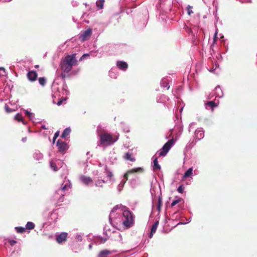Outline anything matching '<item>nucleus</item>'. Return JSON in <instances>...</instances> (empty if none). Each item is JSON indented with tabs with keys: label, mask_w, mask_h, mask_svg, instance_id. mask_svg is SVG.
<instances>
[{
	"label": "nucleus",
	"mask_w": 257,
	"mask_h": 257,
	"mask_svg": "<svg viewBox=\"0 0 257 257\" xmlns=\"http://www.w3.org/2000/svg\"><path fill=\"white\" fill-rule=\"evenodd\" d=\"M76 54L68 55L62 58L60 62V67L62 70L60 76L63 80L69 76L68 73L71 71L72 67L77 64Z\"/></svg>",
	"instance_id": "1"
},
{
	"label": "nucleus",
	"mask_w": 257,
	"mask_h": 257,
	"mask_svg": "<svg viewBox=\"0 0 257 257\" xmlns=\"http://www.w3.org/2000/svg\"><path fill=\"white\" fill-rule=\"evenodd\" d=\"M99 137V142L101 145L105 146H109L115 142L118 138H114L110 134L103 131L102 133H98Z\"/></svg>",
	"instance_id": "2"
},
{
	"label": "nucleus",
	"mask_w": 257,
	"mask_h": 257,
	"mask_svg": "<svg viewBox=\"0 0 257 257\" xmlns=\"http://www.w3.org/2000/svg\"><path fill=\"white\" fill-rule=\"evenodd\" d=\"M123 216L125 218L123 221V225L127 228L132 226L134 224L132 213L130 210L126 209L123 212Z\"/></svg>",
	"instance_id": "3"
},
{
	"label": "nucleus",
	"mask_w": 257,
	"mask_h": 257,
	"mask_svg": "<svg viewBox=\"0 0 257 257\" xmlns=\"http://www.w3.org/2000/svg\"><path fill=\"white\" fill-rule=\"evenodd\" d=\"M174 143V140L173 139L169 140L166 143H165L161 151L158 152L159 157L166 156L171 148Z\"/></svg>",
	"instance_id": "4"
},
{
	"label": "nucleus",
	"mask_w": 257,
	"mask_h": 257,
	"mask_svg": "<svg viewBox=\"0 0 257 257\" xmlns=\"http://www.w3.org/2000/svg\"><path fill=\"white\" fill-rule=\"evenodd\" d=\"M144 171V169L141 167H138L136 168H134L131 170H128L124 175V182L123 183V185L126 182V181L128 180V177L129 174L136 173H143Z\"/></svg>",
	"instance_id": "5"
},
{
	"label": "nucleus",
	"mask_w": 257,
	"mask_h": 257,
	"mask_svg": "<svg viewBox=\"0 0 257 257\" xmlns=\"http://www.w3.org/2000/svg\"><path fill=\"white\" fill-rule=\"evenodd\" d=\"M92 33V29H88L80 34L79 37V39L81 42H84L89 39L90 37L91 36Z\"/></svg>",
	"instance_id": "6"
},
{
	"label": "nucleus",
	"mask_w": 257,
	"mask_h": 257,
	"mask_svg": "<svg viewBox=\"0 0 257 257\" xmlns=\"http://www.w3.org/2000/svg\"><path fill=\"white\" fill-rule=\"evenodd\" d=\"M67 233L61 232L59 234L56 235V240L58 243H62L67 240Z\"/></svg>",
	"instance_id": "7"
},
{
	"label": "nucleus",
	"mask_w": 257,
	"mask_h": 257,
	"mask_svg": "<svg viewBox=\"0 0 257 257\" xmlns=\"http://www.w3.org/2000/svg\"><path fill=\"white\" fill-rule=\"evenodd\" d=\"M57 146L59 151L61 152L65 151L68 148L67 144L60 140L57 141Z\"/></svg>",
	"instance_id": "8"
},
{
	"label": "nucleus",
	"mask_w": 257,
	"mask_h": 257,
	"mask_svg": "<svg viewBox=\"0 0 257 257\" xmlns=\"http://www.w3.org/2000/svg\"><path fill=\"white\" fill-rule=\"evenodd\" d=\"M27 76L30 81L33 82L37 79L38 74L35 71H30L27 73Z\"/></svg>",
	"instance_id": "9"
},
{
	"label": "nucleus",
	"mask_w": 257,
	"mask_h": 257,
	"mask_svg": "<svg viewBox=\"0 0 257 257\" xmlns=\"http://www.w3.org/2000/svg\"><path fill=\"white\" fill-rule=\"evenodd\" d=\"M116 66L120 70L125 71L128 68L127 64L124 61H118L116 62Z\"/></svg>",
	"instance_id": "10"
},
{
	"label": "nucleus",
	"mask_w": 257,
	"mask_h": 257,
	"mask_svg": "<svg viewBox=\"0 0 257 257\" xmlns=\"http://www.w3.org/2000/svg\"><path fill=\"white\" fill-rule=\"evenodd\" d=\"M81 182L86 185L92 183L93 181L91 178L85 176H82L80 177Z\"/></svg>",
	"instance_id": "11"
},
{
	"label": "nucleus",
	"mask_w": 257,
	"mask_h": 257,
	"mask_svg": "<svg viewBox=\"0 0 257 257\" xmlns=\"http://www.w3.org/2000/svg\"><path fill=\"white\" fill-rule=\"evenodd\" d=\"M124 159L126 160H129L131 162H135L136 161V159L133 157V154L127 152L125 154L124 156Z\"/></svg>",
	"instance_id": "12"
},
{
	"label": "nucleus",
	"mask_w": 257,
	"mask_h": 257,
	"mask_svg": "<svg viewBox=\"0 0 257 257\" xmlns=\"http://www.w3.org/2000/svg\"><path fill=\"white\" fill-rule=\"evenodd\" d=\"M158 224H159V221H156L152 225V228H151V233L150 234V238H152V237L153 235V233L156 232Z\"/></svg>",
	"instance_id": "13"
},
{
	"label": "nucleus",
	"mask_w": 257,
	"mask_h": 257,
	"mask_svg": "<svg viewBox=\"0 0 257 257\" xmlns=\"http://www.w3.org/2000/svg\"><path fill=\"white\" fill-rule=\"evenodd\" d=\"M70 132H71V129L70 128V127L66 128L64 130L62 135H61V138H65L67 136H68L70 134Z\"/></svg>",
	"instance_id": "14"
},
{
	"label": "nucleus",
	"mask_w": 257,
	"mask_h": 257,
	"mask_svg": "<svg viewBox=\"0 0 257 257\" xmlns=\"http://www.w3.org/2000/svg\"><path fill=\"white\" fill-rule=\"evenodd\" d=\"M111 252L109 250L104 249L100 251L99 253V256L100 257H105L107 255L110 254Z\"/></svg>",
	"instance_id": "15"
},
{
	"label": "nucleus",
	"mask_w": 257,
	"mask_h": 257,
	"mask_svg": "<svg viewBox=\"0 0 257 257\" xmlns=\"http://www.w3.org/2000/svg\"><path fill=\"white\" fill-rule=\"evenodd\" d=\"M15 119L19 122H22L23 124H26L24 120L22 115L20 113H17L15 116Z\"/></svg>",
	"instance_id": "16"
},
{
	"label": "nucleus",
	"mask_w": 257,
	"mask_h": 257,
	"mask_svg": "<svg viewBox=\"0 0 257 257\" xmlns=\"http://www.w3.org/2000/svg\"><path fill=\"white\" fill-rule=\"evenodd\" d=\"M154 166L153 170H160L161 169V166L158 164V158H155L153 161Z\"/></svg>",
	"instance_id": "17"
},
{
	"label": "nucleus",
	"mask_w": 257,
	"mask_h": 257,
	"mask_svg": "<svg viewBox=\"0 0 257 257\" xmlns=\"http://www.w3.org/2000/svg\"><path fill=\"white\" fill-rule=\"evenodd\" d=\"M104 3V0H99L96 2V6L98 9H102L103 8V4Z\"/></svg>",
	"instance_id": "18"
},
{
	"label": "nucleus",
	"mask_w": 257,
	"mask_h": 257,
	"mask_svg": "<svg viewBox=\"0 0 257 257\" xmlns=\"http://www.w3.org/2000/svg\"><path fill=\"white\" fill-rule=\"evenodd\" d=\"M192 171L193 169L192 168H190L189 169H188L184 174L183 177L187 178L189 177L192 174Z\"/></svg>",
	"instance_id": "19"
},
{
	"label": "nucleus",
	"mask_w": 257,
	"mask_h": 257,
	"mask_svg": "<svg viewBox=\"0 0 257 257\" xmlns=\"http://www.w3.org/2000/svg\"><path fill=\"white\" fill-rule=\"evenodd\" d=\"M26 226L27 229L31 230L34 228L35 224L32 222H28Z\"/></svg>",
	"instance_id": "20"
},
{
	"label": "nucleus",
	"mask_w": 257,
	"mask_h": 257,
	"mask_svg": "<svg viewBox=\"0 0 257 257\" xmlns=\"http://www.w3.org/2000/svg\"><path fill=\"white\" fill-rule=\"evenodd\" d=\"M206 104L207 106L210 107L212 109H213L214 107L217 106V105L213 101H208Z\"/></svg>",
	"instance_id": "21"
},
{
	"label": "nucleus",
	"mask_w": 257,
	"mask_h": 257,
	"mask_svg": "<svg viewBox=\"0 0 257 257\" xmlns=\"http://www.w3.org/2000/svg\"><path fill=\"white\" fill-rule=\"evenodd\" d=\"M39 82L41 85L44 86L46 82V79L44 77H40L39 78Z\"/></svg>",
	"instance_id": "22"
},
{
	"label": "nucleus",
	"mask_w": 257,
	"mask_h": 257,
	"mask_svg": "<svg viewBox=\"0 0 257 257\" xmlns=\"http://www.w3.org/2000/svg\"><path fill=\"white\" fill-rule=\"evenodd\" d=\"M15 229L18 233H23L25 231V228L23 227H16Z\"/></svg>",
	"instance_id": "23"
},
{
	"label": "nucleus",
	"mask_w": 257,
	"mask_h": 257,
	"mask_svg": "<svg viewBox=\"0 0 257 257\" xmlns=\"http://www.w3.org/2000/svg\"><path fill=\"white\" fill-rule=\"evenodd\" d=\"M195 133L196 137H197V135L199 134L200 138H199V139H200L201 138H202L204 137V133L201 131H196Z\"/></svg>",
	"instance_id": "24"
},
{
	"label": "nucleus",
	"mask_w": 257,
	"mask_h": 257,
	"mask_svg": "<svg viewBox=\"0 0 257 257\" xmlns=\"http://www.w3.org/2000/svg\"><path fill=\"white\" fill-rule=\"evenodd\" d=\"M50 166H51V167L52 168V169L56 171L57 170V167L56 166V165L55 163H54V162H50Z\"/></svg>",
	"instance_id": "25"
},
{
	"label": "nucleus",
	"mask_w": 257,
	"mask_h": 257,
	"mask_svg": "<svg viewBox=\"0 0 257 257\" xmlns=\"http://www.w3.org/2000/svg\"><path fill=\"white\" fill-rule=\"evenodd\" d=\"M182 200V199L180 198V199H177V200H174L172 203H171V206L172 207H173L175 205H176L177 204H178V203H179L180 202H181Z\"/></svg>",
	"instance_id": "26"
},
{
	"label": "nucleus",
	"mask_w": 257,
	"mask_h": 257,
	"mask_svg": "<svg viewBox=\"0 0 257 257\" xmlns=\"http://www.w3.org/2000/svg\"><path fill=\"white\" fill-rule=\"evenodd\" d=\"M5 109L6 110V111L8 112V113H10V112H12L14 111V110H13L12 108H11L9 105L6 104L5 106Z\"/></svg>",
	"instance_id": "27"
},
{
	"label": "nucleus",
	"mask_w": 257,
	"mask_h": 257,
	"mask_svg": "<svg viewBox=\"0 0 257 257\" xmlns=\"http://www.w3.org/2000/svg\"><path fill=\"white\" fill-rule=\"evenodd\" d=\"M184 187L183 185H180L177 189V191L180 193H182L184 191Z\"/></svg>",
	"instance_id": "28"
},
{
	"label": "nucleus",
	"mask_w": 257,
	"mask_h": 257,
	"mask_svg": "<svg viewBox=\"0 0 257 257\" xmlns=\"http://www.w3.org/2000/svg\"><path fill=\"white\" fill-rule=\"evenodd\" d=\"M162 206V199L161 198H159L158 199V210L159 211H160L161 207Z\"/></svg>",
	"instance_id": "29"
},
{
	"label": "nucleus",
	"mask_w": 257,
	"mask_h": 257,
	"mask_svg": "<svg viewBox=\"0 0 257 257\" xmlns=\"http://www.w3.org/2000/svg\"><path fill=\"white\" fill-rule=\"evenodd\" d=\"M25 113L30 118H31L33 116V114L28 110H25Z\"/></svg>",
	"instance_id": "30"
},
{
	"label": "nucleus",
	"mask_w": 257,
	"mask_h": 257,
	"mask_svg": "<svg viewBox=\"0 0 257 257\" xmlns=\"http://www.w3.org/2000/svg\"><path fill=\"white\" fill-rule=\"evenodd\" d=\"M95 185L98 187H102V183H101V180L98 179L97 181H96Z\"/></svg>",
	"instance_id": "31"
},
{
	"label": "nucleus",
	"mask_w": 257,
	"mask_h": 257,
	"mask_svg": "<svg viewBox=\"0 0 257 257\" xmlns=\"http://www.w3.org/2000/svg\"><path fill=\"white\" fill-rule=\"evenodd\" d=\"M89 56V55L88 54H83L81 57L79 59V61H81L82 60H84V59L85 58V57H88Z\"/></svg>",
	"instance_id": "32"
},
{
	"label": "nucleus",
	"mask_w": 257,
	"mask_h": 257,
	"mask_svg": "<svg viewBox=\"0 0 257 257\" xmlns=\"http://www.w3.org/2000/svg\"><path fill=\"white\" fill-rule=\"evenodd\" d=\"M107 177L109 178L110 179L113 176V174L112 172L107 171L106 173Z\"/></svg>",
	"instance_id": "33"
},
{
	"label": "nucleus",
	"mask_w": 257,
	"mask_h": 257,
	"mask_svg": "<svg viewBox=\"0 0 257 257\" xmlns=\"http://www.w3.org/2000/svg\"><path fill=\"white\" fill-rule=\"evenodd\" d=\"M191 7L190 6H189V8H188L187 9V12L189 15H190L191 14L193 13V12L190 9Z\"/></svg>",
	"instance_id": "34"
},
{
	"label": "nucleus",
	"mask_w": 257,
	"mask_h": 257,
	"mask_svg": "<svg viewBox=\"0 0 257 257\" xmlns=\"http://www.w3.org/2000/svg\"><path fill=\"white\" fill-rule=\"evenodd\" d=\"M9 243L11 244V245L13 246L17 243V241L14 240H11L10 241Z\"/></svg>",
	"instance_id": "35"
},
{
	"label": "nucleus",
	"mask_w": 257,
	"mask_h": 257,
	"mask_svg": "<svg viewBox=\"0 0 257 257\" xmlns=\"http://www.w3.org/2000/svg\"><path fill=\"white\" fill-rule=\"evenodd\" d=\"M59 136V131H57V132L55 133V134H54V137H55V138H57L58 137V136Z\"/></svg>",
	"instance_id": "36"
},
{
	"label": "nucleus",
	"mask_w": 257,
	"mask_h": 257,
	"mask_svg": "<svg viewBox=\"0 0 257 257\" xmlns=\"http://www.w3.org/2000/svg\"><path fill=\"white\" fill-rule=\"evenodd\" d=\"M3 71L4 73H5V69L3 67H0V71Z\"/></svg>",
	"instance_id": "37"
},
{
	"label": "nucleus",
	"mask_w": 257,
	"mask_h": 257,
	"mask_svg": "<svg viewBox=\"0 0 257 257\" xmlns=\"http://www.w3.org/2000/svg\"><path fill=\"white\" fill-rule=\"evenodd\" d=\"M66 186H67V185H65L63 187H62V188L61 189V190H63V191L65 189V188H66Z\"/></svg>",
	"instance_id": "38"
},
{
	"label": "nucleus",
	"mask_w": 257,
	"mask_h": 257,
	"mask_svg": "<svg viewBox=\"0 0 257 257\" xmlns=\"http://www.w3.org/2000/svg\"><path fill=\"white\" fill-rule=\"evenodd\" d=\"M57 138H55V137H53V143L54 144L55 143V140H56Z\"/></svg>",
	"instance_id": "39"
},
{
	"label": "nucleus",
	"mask_w": 257,
	"mask_h": 257,
	"mask_svg": "<svg viewBox=\"0 0 257 257\" xmlns=\"http://www.w3.org/2000/svg\"><path fill=\"white\" fill-rule=\"evenodd\" d=\"M61 103H62V100L58 101L57 104L58 105H60L61 104Z\"/></svg>",
	"instance_id": "40"
},
{
	"label": "nucleus",
	"mask_w": 257,
	"mask_h": 257,
	"mask_svg": "<svg viewBox=\"0 0 257 257\" xmlns=\"http://www.w3.org/2000/svg\"><path fill=\"white\" fill-rule=\"evenodd\" d=\"M101 180V183H104L105 182L104 181V180Z\"/></svg>",
	"instance_id": "41"
},
{
	"label": "nucleus",
	"mask_w": 257,
	"mask_h": 257,
	"mask_svg": "<svg viewBox=\"0 0 257 257\" xmlns=\"http://www.w3.org/2000/svg\"><path fill=\"white\" fill-rule=\"evenodd\" d=\"M63 197H61V201H61V202H63Z\"/></svg>",
	"instance_id": "42"
},
{
	"label": "nucleus",
	"mask_w": 257,
	"mask_h": 257,
	"mask_svg": "<svg viewBox=\"0 0 257 257\" xmlns=\"http://www.w3.org/2000/svg\"><path fill=\"white\" fill-rule=\"evenodd\" d=\"M38 67H39V65H36V66H35V68H38Z\"/></svg>",
	"instance_id": "43"
},
{
	"label": "nucleus",
	"mask_w": 257,
	"mask_h": 257,
	"mask_svg": "<svg viewBox=\"0 0 257 257\" xmlns=\"http://www.w3.org/2000/svg\"><path fill=\"white\" fill-rule=\"evenodd\" d=\"M107 167L106 166V167H105V170H107Z\"/></svg>",
	"instance_id": "44"
}]
</instances>
